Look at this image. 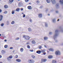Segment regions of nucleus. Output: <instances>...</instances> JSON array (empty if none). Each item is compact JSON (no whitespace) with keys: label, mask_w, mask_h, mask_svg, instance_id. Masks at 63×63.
<instances>
[{"label":"nucleus","mask_w":63,"mask_h":63,"mask_svg":"<svg viewBox=\"0 0 63 63\" xmlns=\"http://www.w3.org/2000/svg\"><path fill=\"white\" fill-rule=\"evenodd\" d=\"M44 47H47V46L46 45H44Z\"/></svg>","instance_id":"nucleus-49"},{"label":"nucleus","mask_w":63,"mask_h":63,"mask_svg":"<svg viewBox=\"0 0 63 63\" xmlns=\"http://www.w3.org/2000/svg\"><path fill=\"white\" fill-rule=\"evenodd\" d=\"M26 2H28L29 1V0H25Z\"/></svg>","instance_id":"nucleus-33"},{"label":"nucleus","mask_w":63,"mask_h":63,"mask_svg":"<svg viewBox=\"0 0 63 63\" xmlns=\"http://www.w3.org/2000/svg\"><path fill=\"white\" fill-rule=\"evenodd\" d=\"M4 23H2V24H1V26H4Z\"/></svg>","instance_id":"nucleus-34"},{"label":"nucleus","mask_w":63,"mask_h":63,"mask_svg":"<svg viewBox=\"0 0 63 63\" xmlns=\"http://www.w3.org/2000/svg\"><path fill=\"white\" fill-rule=\"evenodd\" d=\"M41 52H42V53H44V52H45V51H46V50H41Z\"/></svg>","instance_id":"nucleus-13"},{"label":"nucleus","mask_w":63,"mask_h":63,"mask_svg":"<svg viewBox=\"0 0 63 63\" xmlns=\"http://www.w3.org/2000/svg\"><path fill=\"white\" fill-rule=\"evenodd\" d=\"M47 24H45V26H47Z\"/></svg>","instance_id":"nucleus-51"},{"label":"nucleus","mask_w":63,"mask_h":63,"mask_svg":"<svg viewBox=\"0 0 63 63\" xmlns=\"http://www.w3.org/2000/svg\"><path fill=\"white\" fill-rule=\"evenodd\" d=\"M9 0L10 2H13V1H14V0Z\"/></svg>","instance_id":"nucleus-28"},{"label":"nucleus","mask_w":63,"mask_h":63,"mask_svg":"<svg viewBox=\"0 0 63 63\" xmlns=\"http://www.w3.org/2000/svg\"><path fill=\"white\" fill-rule=\"evenodd\" d=\"M49 50L50 51H54L53 49L52 48H50L49 49Z\"/></svg>","instance_id":"nucleus-20"},{"label":"nucleus","mask_w":63,"mask_h":63,"mask_svg":"<svg viewBox=\"0 0 63 63\" xmlns=\"http://www.w3.org/2000/svg\"><path fill=\"white\" fill-rule=\"evenodd\" d=\"M48 16H49V14H48Z\"/></svg>","instance_id":"nucleus-58"},{"label":"nucleus","mask_w":63,"mask_h":63,"mask_svg":"<svg viewBox=\"0 0 63 63\" xmlns=\"http://www.w3.org/2000/svg\"><path fill=\"white\" fill-rule=\"evenodd\" d=\"M3 18V16L2 15H0V20H2Z\"/></svg>","instance_id":"nucleus-14"},{"label":"nucleus","mask_w":63,"mask_h":63,"mask_svg":"<svg viewBox=\"0 0 63 63\" xmlns=\"http://www.w3.org/2000/svg\"><path fill=\"white\" fill-rule=\"evenodd\" d=\"M4 41H5V42H7V40L5 39L4 40Z\"/></svg>","instance_id":"nucleus-46"},{"label":"nucleus","mask_w":63,"mask_h":63,"mask_svg":"<svg viewBox=\"0 0 63 63\" xmlns=\"http://www.w3.org/2000/svg\"><path fill=\"white\" fill-rule=\"evenodd\" d=\"M59 19H58V20H57V21H59Z\"/></svg>","instance_id":"nucleus-54"},{"label":"nucleus","mask_w":63,"mask_h":63,"mask_svg":"<svg viewBox=\"0 0 63 63\" xmlns=\"http://www.w3.org/2000/svg\"><path fill=\"white\" fill-rule=\"evenodd\" d=\"M15 58H17L18 57V56L16 55L15 57Z\"/></svg>","instance_id":"nucleus-38"},{"label":"nucleus","mask_w":63,"mask_h":63,"mask_svg":"<svg viewBox=\"0 0 63 63\" xmlns=\"http://www.w3.org/2000/svg\"><path fill=\"white\" fill-rule=\"evenodd\" d=\"M32 58H33V59H34L36 58V57H35V56L34 55H32Z\"/></svg>","instance_id":"nucleus-24"},{"label":"nucleus","mask_w":63,"mask_h":63,"mask_svg":"<svg viewBox=\"0 0 63 63\" xmlns=\"http://www.w3.org/2000/svg\"><path fill=\"white\" fill-rule=\"evenodd\" d=\"M28 30L29 32H31L32 31V30L30 28H29L28 29Z\"/></svg>","instance_id":"nucleus-15"},{"label":"nucleus","mask_w":63,"mask_h":63,"mask_svg":"<svg viewBox=\"0 0 63 63\" xmlns=\"http://www.w3.org/2000/svg\"><path fill=\"white\" fill-rule=\"evenodd\" d=\"M32 43L33 44H36V42L34 40H33L32 41Z\"/></svg>","instance_id":"nucleus-10"},{"label":"nucleus","mask_w":63,"mask_h":63,"mask_svg":"<svg viewBox=\"0 0 63 63\" xmlns=\"http://www.w3.org/2000/svg\"><path fill=\"white\" fill-rule=\"evenodd\" d=\"M23 17H25V14H23Z\"/></svg>","instance_id":"nucleus-40"},{"label":"nucleus","mask_w":63,"mask_h":63,"mask_svg":"<svg viewBox=\"0 0 63 63\" xmlns=\"http://www.w3.org/2000/svg\"><path fill=\"white\" fill-rule=\"evenodd\" d=\"M28 8L29 10H31V9H32V7L31 6H29L28 7Z\"/></svg>","instance_id":"nucleus-8"},{"label":"nucleus","mask_w":63,"mask_h":63,"mask_svg":"<svg viewBox=\"0 0 63 63\" xmlns=\"http://www.w3.org/2000/svg\"><path fill=\"white\" fill-rule=\"evenodd\" d=\"M20 50L21 52H22L23 51V49L22 48H21L20 49Z\"/></svg>","instance_id":"nucleus-9"},{"label":"nucleus","mask_w":63,"mask_h":63,"mask_svg":"<svg viewBox=\"0 0 63 63\" xmlns=\"http://www.w3.org/2000/svg\"><path fill=\"white\" fill-rule=\"evenodd\" d=\"M43 53V54H44V55H45L46 54V53L44 52Z\"/></svg>","instance_id":"nucleus-44"},{"label":"nucleus","mask_w":63,"mask_h":63,"mask_svg":"<svg viewBox=\"0 0 63 63\" xmlns=\"http://www.w3.org/2000/svg\"><path fill=\"white\" fill-rule=\"evenodd\" d=\"M36 3H37V4H38V3H40V1H39V0H37L36 1Z\"/></svg>","instance_id":"nucleus-29"},{"label":"nucleus","mask_w":63,"mask_h":63,"mask_svg":"<svg viewBox=\"0 0 63 63\" xmlns=\"http://www.w3.org/2000/svg\"><path fill=\"white\" fill-rule=\"evenodd\" d=\"M48 58L49 59H51V58H53V56L51 55L49 56H48Z\"/></svg>","instance_id":"nucleus-6"},{"label":"nucleus","mask_w":63,"mask_h":63,"mask_svg":"<svg viewBox=\"0 0 63 63\" xmlns=\"http://www.w3.org/2000/svg\"><path fill=\"white\" fill-rule=\"evenodd\" d=\"M52 63H56V61L55 60H53L52 61Z\"/></svg>","instance_id":"nucleus-18"},{"label":"nucleus","mask_w":63,"mask_h":63,"mask_svg":"<svg viewBox=\"0 0 63 63\" xmlns=\"http://www.w3.org/2000/svg\"><path fill=\"white\" fill-rule=\"evenodd\" d=\"M15 23V22L14 21H12L11 23V24H14Z\"/></svg>","instance_id":"nucleus-31"},{"label":"nucleus","mask_w":63,"mask_h":63,"mask_svg":"<svg viewBox=\"0 0 63 63\" xmlns=\"http://www.w3.org/2000/svg\"><path fill=\"white\" fill-rule=\"evenodd\" d=\"M7 11H5L4 12V14H7Z\"/></svg>","instance_id":"nucleus-39"},{"label":"nucleus","mask_w":63,"mask_h":63,"mask_svg":"<svg viewBox=\"0 0 63 63\" xmlns=\"http://www.w3.org/2000/svg\"><path fill=\"white\" fill-rule=\"evenodd\" d=\"M23 8H21V11H23Z\"/></svg>","instance_id":"nucleus-45"},{"label":"nucleus","mask_w":63,"mask_h":63,"mask_svg":"<svg viewBox=\"0 0 63 63\" xmlns=\"http://www.w3.org/2000/svg\"><path fill=\"white\" fill-rule=\"evenodd\" d=\"M30 21L31 22H32V20H31V19H30Z\"/></svg>","instance_id":"nucleus-36"},{"label":"nucleus","mask_w":63,"mask_h":63,"mask_svg":"<svg viewBox=\"0 0 63 63\" xmlns=\"http://www.w3.org/2000/svg\"><path fill=\"white\" fill-rule=\"evenodd\" d=\"M38 15L39 17H42V14H39Z\"/></svg>","instance_id":"nucleus-12"},{"label":"nucleus","mask_w":63,"mask_h":63,"mask_svg":"<svg viewBox=\"0 0 63 63\" xmlns=\"http://www.w3.org/2000/svg\"><path fill=\"white\" fill-rule=\"evenodd\" d=\"M19 37H17L15 39V40H19Z\"/></svg>","instance_id":"nucleus-30"},{"label":"nucleus","mask_w":63,"mask_h":63,"mask_svg":"<svg viewBox=\"0 0 63 63\" xmlns=\"http://www.w3.org/2000/svg\"><path fill=\"white\" fill-rule=\"evenodd\" d=\"M13 49V47H10V49Z\"/></svg>","instance_id":"nucleus-43"},{"label":"nucleus","mask_w":63,"mask_h":63,"mask_svg":"<svg viewBox=\"0 0 63 63\" xmlns=\"http://www.w3.org/2000/svg\"><path fill=\"white\" fill-rule=\"evenodd\" d=\"M20 10V9H19V8H18L16 9V11H17V12H18V11H19Z\"/></svg>","instance_id":"nucleus-23"},{"label":"nucleus","mask_w":63,"mask_h":63,"mask_svg":"<svg viewBox=\"0 0 63 63\" xmlns=\"http://www.w3.org/2000/svg\"><path fill=\"white\" fill-rule=\"evenodd\" d=\"M8 57L9 58H10V59H12L13 58V56H9Z\"/></svg>","instance_id":"nucleus-22"},{"label":"nucleus","mask_w":63,"mask_h":63,"mask_svg":"<svg viewBox=\"0 0 63 63\" xmlns=\"http://www.w3.org/2000/svg\"><path fill=\"white\" fill-rule=\"evenodd\" d=\"M55 54L56 55H60V52L59 50L56 51L55 52Z\"/></svg>","instance_id":"nucleus-2"},{"label":"nucleus","mask_w":63,"mask_h":63,"mask_svg":"<svg viewBox=\"0 0 63 63\" xmlns=\"http://www.w3.org/2000/svg\"><path fill=\"white\" fill-rule=\"evenodd\" d=\"M7 60H8V61H10V59H9V58H7Z\"/></svg>","instance_id":"nucleus-37"},{"label":"nucleus","mask_w":63,"mask_h":63,"mask_svg":"<svg viewBox=\"0 0 63 63\" xmlns=\"http://www.w3.org/2000/svg\"><path fill=\"white\" fill-rule=\"evenodd\" d=\"M2 12V10H0V13H1Z\"/></svg>","instance_id":"nucleus-48"},{"label":"nucleus","mask_w":63,"mask_h":63,"mask_svg":"<svg viewBox=\"0 0 63 63\" xmlns=\"http://www.w3.org/2000/svg\"><path fill=\"white\" fill-rule=\"evenodd\" d=\"M60 2L61 3V4H63V1H62L61 0H60Z\"/></svg>","instance_id":"nucleus-25"},{"label":"nucleus","mask_w":63,"mask_h":63,"mask_svg":"<svg viewBox=\"0 0 63 63\" xmlns=\"http://www.w3.org/2000/svg\"><path fill=\"white\" fill-rule=\"evenodd\" d=\"M0 63H3L2 62H0Z\"/></svg>","instance_id":"nucleus-57"},{"label":"nucleus","mask_w":63,"mask_h":63,"mask_svg":"<svg viewBox=\"0 0 63 63\" xmlns=\"http://www.w3.org/2000/svg\"><path fill=\"white\" fill-rule=\"evenodd\" d=\"M51 1L53 4H54V3L55 2V0H51Z\"/></svg>","instance_id":"nucleus-21"},{"label":"nucleus","mask_w":63,"mask_h":63,"mask_svg":"<svg viewBox=\"0 0 63 63\" xmlns=\"http://www.w3.org/2000/svg\"><path fill=\"white\" fill-rule=\"evenodd\" d=\"M15 14V11H13L12 12V14Z\"/></svg>","instance_id":"nucleus-32"},{"label":"nucleus","mask_w":63,"mask_h":63,"mask_svg":"<svg viewBox=\"0 0 63 63\" xmlns=\"http://www.w3.org/2000/svg\"><path fill=\"white\" fill-rule=\"evenodd\" d=\"M55 20V19H54L53 20V21H54V20Z\"/></svg>","instance_id":"nucleus-53"},{"label":"nucleus","mask_w":63,"mask_h":63,"mask_svg":"<svg viewBox=\"0 0 63 63\" xmlns=\"http://www.w3.org/2000/svg\"><path fill=\"white\" fill-rule=\"evenodd\" d=\"M52 34V32H50L49 33V34Z\"/></svg>","instance_id":"nucleus-47"},{"label":"nucleus","mask_w":63,"mask_h":63,"mask_svg":"<svg viewBox=\"0 0 63 63\" xmlns=\"http://www.w3.org/2000/svg\"><path fill=\"white\" fill-rule=\"evenodd\" d=\"M28 62L29 63H34V61L32 60H30L28 61Z\"/></svg>","instance_id":"nucleus-3"},{"label":"nucleus","mask_w":63,"mask_h":63,"mask_svg":"<svg viewBox=\"0 0 63 63\" xmlns=\"http://www.w3.org/2000/svg\"><path fill=\"white\" fill-rule=\"evenodd\" d=\"M4 7L6 9H7V8H8V6L7 5H5L4 6Z\"/></svg>","instance_id":"nucleus-16"},{"label":"nucleus","mask_w":63,"mask_h":63,"mask_svg":"<svg viewBox=\"0 0 63 63\" xmlns=\"http://www.w3.org/2000/svg\"><path fill=\"white\" fill-rule=\"evenodd\" d=\"M42 7H43V6H41V7H40V8H42Z\"/></svg>","instance_id":"nucleus-50"},{"label":"nucleus","mask_w":63,"mask_h":63,"mask_svg":"<svg viewBox=\"0 0 63 63\" xmlns=\"http://www.w3.org/2000/svg\"><path fill=\"white\" fill-rule=\"evenodd\" d=\"M30 51H31V52H33V50H30Z\"/></svg>","instance_id":"nucleus-41"},{"label":"nucleus","mask_w":63,"mask_h":63,"mask_svg":"<svg viewBox=\"0 0 63 63\" xmlns=\"http://www.w3.org/2000/svg\"><path fill=\"white\" fill-rule=\"evenodd\" d=\"M41 52L40 50L38 51H36V53L38 54H40V53H41Z\"/></svg>","instance_id":"nucleus-11"},{"label":"nucleus","mask_w":63,"mask_h":63,"mask_svg":"<svg viewBox=\"0 0 63 63\" xmlns=\"http://www.w3.org/2000/svg\"><path fill=\"white\" fill-rule=\"evenodd\" d=\"M23 37L26 40H28L30 39V37L28 36L24 35L23 36Z\"/></svg>","instance_id":"nucleus-1"},{"label":"nucleus","mask_w":63,"mask_h":63,"mask_svg":"<svg viewBox=\"0 0 63 63\" xmlns=\"http://www.w3.org/2000/svg\"><path fill=\"white\" fill-rule=\"evenodd\" d=\"M2 57V56H0V58H1Z\"/></svg>","instance_id":"nucleus-52"},{"label":"nucleus","mask_w":63,"mask_h":63,"mask_svg":"<svg viewBox=\"0 0 63 63\" xmlns=\"http://www.w3.org/2000/svg\"><path fill=\"white\" fill-rule=\"evenodd\" d=\"M39 48H40V49L41 48H42V47H41V46H40L39 47Z\"/></svg>","instance_id":"nucleus-42"},{"label":"nucleus","mask_w":63,"mask_h":63,"mask_svg":"<svg viewBox=\"0 0 63 63\" xmlns=\"http://www.w3.org/2000/svg\"><path fill=\"white\" fill-rule=\"evenodd\" d=\"M1 52L2 53H3V54H4V53H6V52L4 50H2L1 51Z\"/></svg>","instance_id":"nucleus-17"},{"label":"nucleus","mask_w":63,"mask_h":63,"mask_svg":"<svg viewBox=\"0 0 63 63\" xmlns=\"http://www.w3.org/2000/svg\"><path fill=\"white\" fill-rule=\"evenodd\" d=\"M56 13H58V11H56Z\"/></svg>","instance_id":"nucleus-55"},{"label":"nucleus","mask_w":63,"mask_h":63,"mask_svg":"<svg viewBox=\"0 0 63 63\" xmlns=\"http://www.w3.org/2000/svg\"><path fill=\"white\" fill-rule=\"evenodd\" d=\"M46 1L47 3H49L50 2V0H47Z\"/></svg>","instance_id":"nucleus-19"},{"label":"nucleus","mask_w":63,"mask_h":63,"mask_svg":"<svg viewBox=\"0 0 63 63\" xmlns=\"http://www.w3.org/2000/svg\"><path fill=\"white\" fill-rule=\"evenodd\" d=\"M18 0V1H20V0Z\"/></svg>","instance_id":"nucleus-59"},{"label":"nucleus","mask_w":63,"mask_h":63,"mask_svg":"<svg viewBox=\"0 0 63 63\" xmlns=\"http://www.w3.org/2000/svg\"><path fill=\"white\" fill-rule=\"evenodd\" d=\"M22 14H23V13H22Z\"/></svg>","instance_id":"nucleus-56"},{"label":"nucleus","mask_w":63,"mask_h":63,"mask_svg":"<svg viewBox=\"0 0 63 63\" xmlns=\"http://www.w3.org/2000/svg\"><path fill=\"white\" fill-rule=\"evenodd\" d=\"M44 39L45 40H47V38L46 37H45L44 38Z\"/></svg>","instance_id":"nucleus-26"},{"label":"nucleus","mask_w":63,"mask_h":63,"mask_svg":"<svg viewBox=\"0 0 63 63\" xmlns=\"http://www.w3.org/2000/svg\"><path fill=\"white\" fill-rule=\"evenodd\" d=\"M16 61L17 62H21V60L20 59H17L16 60Z\"/></svg>","instance_id":"nucleus-7"},{"label":"nucleus","mask_w":63,"mask_h":63,"mask_svg":"<svg viewBox=\"0 0 63 63\" xmlns=\"http://www.w3.org/2000/svg\"><path fill=\"white\" fill-rule=\"evenodd\" d=\"M18 6L19 7H21V6H23V3H22L21 2H20L18 4Z\"/></svg>","instance_id":"nucleus-4"},{"label":"nucleus","mask_w":63,"mask_h":63,"mask_svg":"<svg viewBox=\"0 0 63 63\" xmlns=\"http://www.w3.org/2000/svg\"><path fill=\"white\" fill-rule=\"evenodd\" d=\"M27 47L28 48H30V46H27Z\"/></svg>","instance_id":"nucleus-35"},{"label":"nucleus","mask_w":63,"mask_h":63,"mask_svg":"<svg viewBox=\"0 0 63 63\" xmlns=\"http://www.w3.org/2000/svg\"><path fill=\"white\" fill-rule=\"evenodd\" d=\"M5 48H7L8 47V45H6L4 46Z\"/></svg>","instance_id":"nucleus-27"},{"label":"nucleus","mask_w":63,"mask_h":63,"mask_svg":"<svg viewBox=\"0 0 63 63\" xmlns=\"http://www.w3.org/2000/svg\"><path fill=\"white\" fill-rule=\"evenodd\" d=\"M41 61L42 62H44L47 61V59H42L41 60Z\"/></svg>","instance_id":"nucleus-5"}]
</instances>
